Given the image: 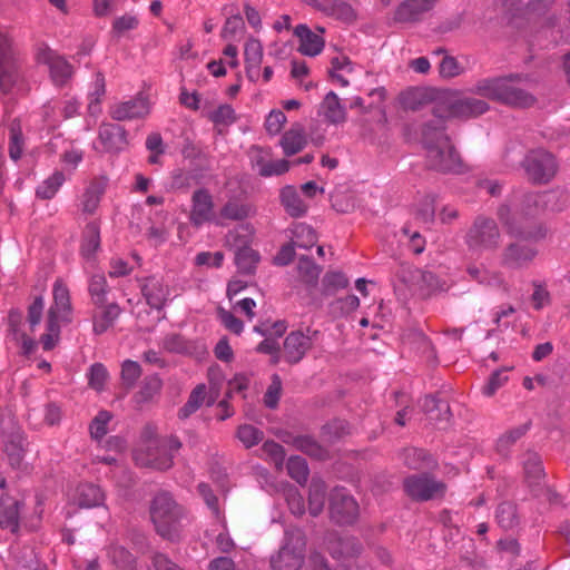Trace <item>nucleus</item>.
<instances>
[{"label":"nucleus","mask_w":570,"mask_h":570,"mask_svg":"<svg viewBox=\"0 0 570 570\" xmlns=\"http://www.w3.org/2000/svg\"><path fill=\"white\" fill-rule=\"evenodd\" d=\"M552 198L554 194L551 191L529 194L519 206L511 208L502 205L498 209V216L507 233L517 238L501 252L500 263L503 267L523 269L534 262L539 255L535 243L546 238L548 229L542 224H532L531 220L546 209H551Z\"/></svg>","instance_id":"1"},{"label":"nucleus","mask_w":570,"mask_h":570,"mask_svg":"<svg viewBox=\"0 0 570 570\" xmlns=\"http://www.w3.org/2000/svg\"><path fill=\"white\" fill-rule=\"evenodd\" d=\"M422 144L432 169L453 174L465 171V165L444 132L442 120L438 119L435 125L426 124L423 127Z\"/></svg>","instance_id":"2"},{"label":"nucleus","mask_w":570,"mask_h":570,"mask_svg":"<svg viewBox=\"0 0 570 570\" xmlns=\"http://www.w3.org/2000/svg\"><path fill=\"white\" fill-rule=\"evenodd\" d=\"M53 302L50 305L46 321V333L40 336V344L45 351H51L60 341L61 324L71 322L72 306L70 293L61 279H57L52 287Z\"/></svg>","instance_id":"3"},{"label":"nucleus","mask_w":570,"mask_h":570,"mask_svg":"<svg viewBox=\"0 0 570 570\" xmlns=\"http://www.w3.org/2000/svg\"><path fill=\"white\" fill-rule=\"evenodd\" d=\"M520 79V76L485 78L479 80L470 91L501 104L527 107L532 105L533 97L515 85Z\"/></svg>","instance_id":"4"},{"label":"nucleus","mask_w":570,"mask_h":570,"mask_svg":"<svg viewBox=\"0 0 570 570\" xmlns=\"http://www.w3.org/2000/svg\"><path fill=\"white\" fill-rule=\"evenodd\" d=\"M489 110L487 101L464 96L458 91L441 92L435 102L434 111L438 119L448 117L470 118Z\"/></svg>","instance_id":"5"},{"label":"nucleus","mask_w":570,"mask_h":570,"mask_svg":"<svg viewBox=\"0 0 570 570\" xmlns=\"http://www.w3.org/2000/svg\"><path fill=\"white\" fill-rule=\"evenodd\" d=\"M150 515L157 532L163 538L168 540L178 538L183 512L169 493L161 492L154 498Z\"/></svg>","instance_id":"6"},{"label":"nucleus","mask_w":570,"mask_h":570,"mask_svg":"<svg viewBox=\"0 0 570 570\" xmlns=\"http://www.w3.org/2000/svg\"><path fill=\"white\" fill-rule=\"evenodd\" d=\"M306 540L297 528L285 531L283 543L271 558L273 570H301L305 562Z\"/></svg>","instance_id":"7"},{"label":"nucleus","mask_w":570,"mask_h":570,"mask_svg":"<svg viewBox=\"0 0 570 570\" xmlns=\"http://www.w3.org/2000/svg\"><path fill=\"white\" fill-rule=\"evenodd\" d=\"M465 244L472 253L495 252L501 244V233L497 222L478 216L465 235Z\"/></svg>","instance_id":"8"},{"label":"nucleus","mask_w":570,"mask_h":570,"mask_svg":"<svg viewBox=\"0 0 570 570\" xmlns=\"http://www.w3.org/2000/svg\"><path fill=\"white\" fill-rule=\"evenodd\" d=\"M181 448V442L176 436L164 439L157 451L150 453L136 452V463L141 466H149L156 470H167L173 465L174 454Z\"/></svg>","instance_id":"9"},{"label":"nucleus","mask_w":570,"mask_h":570,"mask_svg":"<svg viewBox=\"0 0 570 570\" xmlns=\"http://www.w3.org/2000/svg\"><path fill=\"white\" fill-rule=\"evenodd\" d=\"M528 178L533 183H548L557 171L554 157L542 149L530 151L523 160Z\"/></svg>","instance_id":"10"},{"label":"nucleus","mask_w":570,"mask_h":570,"mask_svg":"<svg viewBox=\"0 0 570 570\" xmlns=\"http://www.w3.org/2000/svg\"><path fill=\"white\" fill-rule=\"evenodd\" d=\"M409 497L417 501H429L443 497L445 484L428 474L411 475L404 481Z\"/></svg>","instance_id":"11"},{"label":"nucleus","mask_w":570,"mask_h":570,"mask_svg":"<svg viewBox=\"0 0 570 570\" xmlns=\"http://www.w3.org/2000/svg\"><path fill=\"white\" fill-rule=\"evenodd\" d=\"M3 452L12 466H19L24 453V438L18 424L11 419L1 420Z\"/></svg>","instance_id":"12"},{"label":"nucleus","mask_w":570,"mask_h":570,"mask_svg":"<svg viewBox=\"0 0 570 570\" xmlns=\"http://www.w3.org/2000/svg\"><path fill=\"white\" fill-rule=\"evenodd\" d=\"M320 332L307 327L294 331L284 341V356L289 363H298L318 340Z\"/></svg>","instance_id":"13"},{"label":"nucleus","mask_w":570,"mask_h":570,"mask_svg":"<svg viewBox=\"0 0 570 570\" xmlns=\"http://www.w3.org/2000/svg\"><path fill=\"white\" fill-rule=\"evenodd\" d=\"M330 514L336 523H352L358 515L357 502L345 489L336 488L330 498Z\"/></svg>","instance_id":"14"},{"label":"nucleus","mask_w":570,"mask_h":570,"mask_svg":"<svg viewBox=\"0 0 570 570\" xmlns=\"http://www.w3.org/2000/svg\"><path fill=\"white\" fill-rule=\"evenodd\" d=\"M189 220L196 227L210 222L223 225V222L215 215L214 200L207 189L200 188L194 191Z\"/></svg>","instance_id":"15"},{"label":"nucleus","mask_w":570,"mask_h":570,"mask_svg":"<svg viewBox=\"0 0 570 570\" xmlns=\"http://www.w3.org/2000/svg\"><path fill=\"white\" fill-rule=\"evenodd\" d=\"M109 178L106 175L92 177L79 196V208L83 214L94 215L108 188Z\"/></svg>","instance_id":"16"},{"label":"nucleus","mask_w":570,"mask_h":570,"mask_svg":"<svg viewBox=\"0 0 570 570\" xmlns=\"http://www.w3.org/2000/svg\"><path fill=\"white\" fill-rule=\"evenodd\" d=\"M37 59L48 66L50 77L57 86H63L73 73L72 66L49 48L39 49Z\"/></svg>","instance_id":"17"},{"label":"nucleus","mask_w":570,"mask_h":570,"mask_svg":"<svg viewBox=\"0 0 570 570\" xmlns=\"http://www.w3.org/2000/svg\"><path fill=\"white\" fill-rule=\"evenodd\" d=\"M109 114L117 121L145 118L150 114V102L147 97L138 95L129 100L112 105Z\"/></svg>","instance_id":"18"},{"label":"nucleus","mask_w":570,"mask_h":570,"mask_svg":"<svg viewBox=\"0 0 570 570\" xmlns=\"http://www.w3.org/2000/svg\"><path fill=\"white\" fill-rule=\"evenodd\" d=\"M6 479L0 476V529L19 531L20 501L6 493Z\"/></svg>","instance_id":"19"},{"label":"nucleus","mask_w":570,"mask_h":570,"mask_svg":"<svg viewBox=\"0 0 570 570\" xmlns=\"http://www.w3.org/2000/svg\"><path fill=\"white\" fill-rule=\"evenodd\" d=\"M141 293L147 304L161 309L171 298V289L161 276H150L141 281Z\"/></svg>","instance_id":"20"},{"label":"nucleus","mask_w":570,"mask_h":570,"mask_svg":"<svg viewBox=\"0 0 570 570\" xmlns=\"http://www.w3.org/2000/svg\"><path fill=\"white\" fill-rule=\"evenodd\" d=\"M402 279L410 291L422 296L429 295L439 287V282L434 274L416 267L403 269Z\"/></svg>","instance_id":"21"},{"label":"nucleus","mask_w":570,"mask_h":570,"mask_svg":"<svg viewBox=\"0 0 570 570\" xmlns=\"http://www.w3.org/2000/svg\"><path fill=\"white\" fill-rule=\"evenodd\" d=\"M8 321L12 340L20 345L21 354L26 356L31 355L37 348V342L23 331L26 324L23 323L22 313L20 311H11Z\"/></svg>","instance_id":"22"},{"label":"nucleus","mask_w":570,"mask_h":570,"mask_svg":"<svg viewBox=\"0 0 570 570\" xmlns=\"http://www.w3.org/2000/svg\"><path fill=\"white\" fill-rule=\"evenodd\" d=\"M98 139L104 150L108 153H118L127 145L125 129L115 124H102L99 127Z\"/></svg>","instance_id":"23"},{"label":"nucleus","mask_w":570,"mask_h":570,"mask_svg":"<svg viewBox=\"0 0 570 570\" xmlns=\"http://www.w3.org/2000/svg\"><path fill=\"white\" fill-rule=\"evenodd\" d=\"M294 35L299 40L298 51L303 56L316 57L325 46V40L318 33L312 31L306 24H298L294 29Z\"/></svg>","instance_id":"24"},{"label":"nucleus","mask_w":570,"mask_h":570,"mask_svg":"<svg viewBox=\"0 0 570 570\" xmlns=\"http://www.w3.org/2000/svg\"><path fill=\"white\" fill-rule=\"evenodd\" d=\"M320 115L332 125H341L347 118L346 107L334 91L324 97L320 105Z\"/></svg>","instance_id":"25"},{"label":"nucleus","mask_w":570,"mask_h":570,"mask_svg":"<svg viewBox=\"0 0 570 570\" xmlns=\"http://www.w3.org/2000/svg\"><path fill=\"white\" fill-rule=\"evenodd\" d=\"M244 56L248 79L257 81L261 76V65L263 61L262 42L258 39L249 38L245 43Z\"/></svg>","instance_id":"26"},{"label":"nucleus","mask_w":570,"mask_h":570,"mask_svg":"<svg viewBox=\"0 0 570 570\" xmlns=\"http://www.w3.org/2000/svg\"><path fill=\"white\" fill-rule=\"evenodd\" d=\"M307 4L315 9L324 12L327 16L336 17L345 21L353 20L355 18L354 10L350 4L341 0H303Z\"/></svg>","instance_id":"27"},{"label":"nucleus","mask_w":570,"mask_h":570,"mask_svg":"<svg viewBox=\"0 0 570 570\" xmlns=\"http://www.w3.org/2000/svg\"><path fill=\"white\" fill-rule=\"evenodd\" d=\"M0 90L3 94H14L22 90V80L18 69L17 60L0 65Z\"/></svg>","instance_id":"28"},{"label":"nucleus","mask_w":570,"mask_h":570,"mask_svg":"<svg viewBox=\"0 0 570 570\" xmlns=\"http://www.w3.org/2000/svg\"><path fill=\"white\" fill-rule=\"evenodd\" d=\"M328 550L333 558L346 560L356 557L362 547L354 538H337L330 541Z\"/></svg>","instance_id":"29"},{"label":"nucleus","mask_w":570,"mask_h":570,"mask_svg":"<svg viewBox=\"0 0 570 570\" xmlns=\"http://www.w3.org/2000/svg\"><path fill=\"white\" fill-rule=\"evenodd\" d=\"M77 502L80 508H95L105 502L102 490L95 484H81L77 488Z\"/></svg>","instance_id":"30"},{"label":"nucleus","mask_w":570,"mask_h":570,"mask_svg":"<svg viewBox=\"0 0 570 570\" xmlns=\"http://www.w3.org/2000/svg\"><path fill=\"white\" fill-rule=\"evenodd\" d=\"M66 180V174L62 170L56 169L48 178L38 185L36 196L40 199L53 198Z\"/></svg>","instance_id":"31"},{"label":"nucleus","mask_w":570,"mask_h":570,"mask_svg":"<svg viewBox=\"0 0 570 570\" xmlns=\"http://www.w3.org/2000/svg\"><path fill=\"white\" fill-rule=\"evenodd\" d=\"M306 145V138L304 135V130L301 126H294L288 131H286L282 139L281 146L287 156L295 155L299 153L304 146Z\"/></svg>","instance_id":"32"},{"label":"nucleus","mask_w":570,"mask_h":570,"mask_svg":"<svg viewBox=\"0 0 570 570\" xmlns=\"http://www.w3.org/2000/svg\"><path fill=\"white\" fill-rule=\"evenodd\" d=\"M106 94L105 77L102 73L97 72L90 85L88 92V111L91 116H98L101 111L100 102Z\"/></svg>","instance_id":"33"},{"label":"nucleus","mask_w":570,"mask_h":570,"mask_svg":"<svg viewBox=\"0 0 570 570\" xmlns=\"http://www.w3.org/2000/svg\"><path fill=\"white\" fill-rule=\"evenodd\" d=\"M281 200L282 205L285 207V210L292 217H301L306 213L307 206L301 199L296 189L292 186H286L282 189Z\"/></svg>","instance_id":"34"},{"label":"nucleus","mask_w":570,"mask_h":570,"mask_svg":"<svg viewBox=\"0 0 570 570\" xmlns=\"http://www.w3.org/2000/svg\"><path fill=\"white\" fill-rule=\"evenodd\" d=\"M100 247V228L97 223H89L83 232L81 243V255L90 259L95 256Z\"/></svg>","instance_id":"35"},{"label":"nucleus","mask_w":570,"mask_h":570,"mask_svg":"<svg viewBox=\"0 0 570 570\" xmlns=\"http://www.w3.org/2000/svg\"><path fill=\"white\" fill-rule=\"evenodd\" d=\"M254 213V208L249 204L239 203L237 200L227 202L220 209L217 218L242 220L249 217Z\"/></svg>","instance_id":"36"},{"label":"nucleus","mask_w":570,"mask_h":570,"mask_svg":"<svg viewBox=\"0 0 570 570\" xmlns=\"http://www.w3.org/2000/svg\"><path fill=\"white\" fill-rule=\"evenodd\" d=\"M326 485L320 479H313L309 484L308 510L314 517L318 515L324 508Z\"/></svg>","instance_id":"37"},{"label":"nucleus","mask_w":570,"mask_h":570,"mask_svg":"<svg viewBox=\"0 0 570 570\" xmlns=\"http://www.w3.org/2000/svg\"><path fill=\"white\" fill-rule=\"evenodd\" d=\"M293 245L298 248L308 249L317 242L315 230L304 223L295 224L292 228Z\"/></svg>","instance_id":"38"},{"label":"nucleus","mask_w":570,"mask_h":570,"mask_svg":"<svg viewBox=\"0 0 570 570\" xmlns=\"http://www.w3.org/2000/svg\"><path fill=\"white\" fill-rule=\"evenodd\" d=\"M120 307L112 303L105 307V309L94 317V332L96 334L105 333L120 315Z\"/></svg>","instance_id":"39"},{"label":"nucleus","mask_w":570,"mask_h":570,"mask_svg":"<svg viewBox=\"0 0 570 570\" xmlns=\"http://www.w3.org/2000/svg\"><path fill=\"white\" fill-rule=\"evenodd\" d=\"M258 262V253L250 247L244 246L236 252L235 263L242 273H253Z\"/></svg>","instance_id":"40"},{"label":"nucleus","mask_w":570,"mask_h":570,"mask_svg":"<svg viewBox=\"0 0 570 570\" xmlns=\"http://www.w3.org/2000/svg\"><path fill=\"white\" fill-rule=\"evenodd\" d=\"M206 400V385H197L190 393L187 403L179 410V417L186 419L196 412Z\"/></svg>","instance_id":"41"},{"label":"nucleus","mask_w":570,"mask_h":570,"mask_svg":"<svg viewBox=\"0 0 570 570\" xmlns=\"http://www.w3.org/2000/svg\"><path fill=\"white\" fill-rule=\"evenodd\" d=\"M497 520L501 528L513 529L518 524L517 508L510 502H503L498 507Z\"/></svg>","instance_id":"42"},{"label":"nucleus","mask_w":570,"mask_h":570,"mask_svg":"<svg viewBox=\"0 0 570 570\" xmlns=\"http://www.w3.org/2000/svg\"><path fill=\"white\" fill-rule=\"evenodd\" d=\"M85 157V151L79 148L71 147L65 150L60 156V161L62 164V171L66 176H71L72 173L78 168V166L82 163Z\"/></svg>","instance_id":"43"},{"label":"nucleus","mask_w":570,"mask_h":570,"mask_svg":"<svg viewBox=\"0 0 570 570\" xmlns=\"http://www.w3.org/2000/svg\"><path fill=\"white\" fill-rule=\"evenodd\" d=\"M89 293L96 305H102L106 301L108 285L105 275L95 274L89 279Z\"/></svg>","instance_id":"44"},{"label":"nucleus","mask_w":570,"mask_h":570,"mask_svg":"<svg viewBox=\"0 0 570 570\" xmlns=\"http://www.w3.org/2000/svg\"><path fill=\"white\" fill-rule=\"evenodd\" d=\"M237 438L246 449H249L263 441L264 433L250 424H244L238 428Z\"/></svg>","instance_id":"45"},{"label":"nucleus","mask_w":570,"mask_h":570,"mask_svg":"<svg viewBox=\"0 0 570 570\" xmlns=\"http://www.w3.org/2000/svg\"><path fill=\"white\" fill-rule=\"evenodd\" d=\"M262 452L264 458L269 460L277 470L283 468L285 451L281 444L274 441H266L262 446Z\"/></svg>","instance_id":"46"},{"label":"nucleus","mask_w":570,"mask_h":570,"mask_svg":"<svg viewBox=\"0 0 570 570\" xmlns=\"http://www.w3.org/2000/svg\"><path fill=\"white\" fill-rule=\"evenodd\" d=\"M287 471L292 479L298 483H305L308 478V468L302 456H291L287 461Z\"/></svg>","instance_id":"47"},{"label":"nucleus","mask_w":570,"mask_h":570,"mask_svg":"<svg viewBox=\"0 0 570 570\" xmlns=\"http://www.w3.org/2000/svg\"><path fill=\"white\" fill-rule=\"evenodd\" d=\"M297 269L301 278L307 284H315L321 273L320 267L308 257L299 258Z\"/></svg>","instance_id":"48"},{"label":"nucleus","mask_w":570,"mask_h":570,"mask_svg":"<svg viewBox=\"0 0 570 570\" xmlns=\"http://www.w3.org/2000/svg\"><path fill=\"white\" fill-rule=\"evenodd\" d=\"M45 309V299L42 296H37L33 302L28 307V327L30 332H35L36 328L40 325L42 320V314Z\"/></svg>","instance_id":"49"},{"label":"nucleus","mask_w":570,"mask_h":570,"mask_svg":"<svg viewBox=\"0 0 570 570\" xmlns=\"http://www.w3.org/2000/svg\"><path fill=\"white\" fill-rule=\"evenodd\" d=\"M209 119L216 125L229 126L236 121V114L230 105L224 104L209 114Z\"/></svg>","instance_id":"50"},{"label":"nucleus","mask_w":570,"mask_h":570,"mask_svg":"<svg viewBox=\"0 0 570 570\" xmlns=\"http://www.w3.org/2000/svg\"><path fill=\"white\" fill-rule=\"evenodd\" d=\"M140 375H141V368L137 362L131 361V360H126L122 363L121 380L126 386H128V387L134 386V384L140 377Z\"/></svg>","instance_id":"51"},{"label":"nucleus","mask_w":570,"mask_h":570,"mask_svg":"<svg viewBox=\"0 0 570 570\" xmlns=\"http://www.w3.org/2000/svg\"><path fill=\"white\" fill-rule=\"evenodd\" d=\"M88 377L89 385L97 391H101L108 379L107 368L101 363H95L90 366Z\"/></svg>","instance_id":"52"},{"label":"nucleus","mask_w":570,"mask_h":570,"mask_svg":"<svg viewBox=\"0 0 570 570\" xmlns=\"http://www.w3.org/2000/svg\"><path fill=\"white\" fill-rule=\"evenodd\" d=\"M245 28L244 20L239 14L229 17L222 30V37L225 40H234Z\"/></svg>","instance_id":"53"},{"label":"nucleus","mask_w":570,"mask_h":570,"mask_svg":"<svg viewBox=\"0 0 570 570\" xmlns=\"http://www.w3.org/2000/svg\"><path fill=\"white\" fill-rule=\"evenodd\" d=\"M110 419L111 414L107 411L97 414L90 424V434L94 439L99 440L107 434V425Z\"/></svg>","instance_id":"54"},{"label":"nucleus","mask_w":570,"mask_h":570,"mask_svg":"<svg viewBox=\"0 0 570 570\" xmlns=\"http://www.w3.org/2000/svg\"><path fill=\"white\" fill-rule=\"evenodd\" d=\"M248 156L252 166L262 176V167H265L268 159L272 157L271 150L259 146H254L249 149Z\"/></svg>","instance_id":"55"},{"label":"nucleus","mask_w":570,"mask_h":570,"mask_svg":"<svg viewBox=\"0 0 570 570\" xmlns=\"http://www.w3.org/2000/svg\"><path fill=\"white\" fill-rule=\"evenodd\" d=\"M282 392V381L278 375H273L272 382L264 395V403L267 407L274 409L277 406Z\"/></svg>","instance_id":"56"},{"label":"nucleus","mask_w":570,"mask_h":570,"mask_svg":"<svg viewBox=\"0 0 570 570\" xmlns=\"http://www.w3.org/2000/svg\"><path fill=\"white\" fill-rule=\"evenodd\" d=\"M530 423H524L522 425H519L508 432H505L503 435L500 436L498 440V448L500 450H504L511 444H513L515 441H518L521 436H523L527 431L529 430Z\"/></svg>","instance_id":"57"},{"label":"nucleus","mask_w":570,"mask_h":570,"mask_svg":"<svg viewBox=\"0 0 570 570\" xmlns=\"http://www.w3.org/2000/svg\"><path fill=\"white\" fill-rule=\"evenodd\" d=\"M286 116L282 110H272L265 120V128L269 135H277L282 131Z\"/></svg>","instance_id":"58"},{"label":"nucleus","mask_w":570,"mask_h":570,"mask_svg":"<svg viewBox=\"0 0 570 570\" xmlns=\"http://www.w3.org/2000/svg\"><path fill=\"white\" fill-rule=\"evenodd\" d=\"M285 499L293 514L302 515L305 512L304 499L296 488H288L285 492Z\"/></svg>","instance_id":"59"},{"label":"nucleus","mask_w":570,"mask_h":570,"mask_svg":"<svg viewBox=\"0 0 570 570\" xmlns=\"http://www.w3.org/2000/svg\"><path fill=\"white\" fill-rule=\"evenodd\" d=\"M218 318L222 324L232 333L239 335L244 330V324L232 312L224 308L218 309Z\"/></svg>","instance_id":"60"},{"label":"nucleus","mask_w":570,"mask_h":570,"mask_svg":"<svg viewBox=\"0 0 570 570\" xmlns=\"http://www.w3.org/2000/svg\"><path fill=\"white\" fill-rule=\"evenodd\" d=\"M9 155L14 161L20 159L22 155V135L20 128L16 125L10 128Z\"/></svg>","instance_id":"61"},{"label":"nucleus","mask_w":570,"mask_h":570,"mask_svg":"<svg viewBox=\"0 0 570 570\" xmlns=\"http://www.w3.org/2000/svg\"><path fill=\"white\" fill-rule=\"evenodd\" d=\"M524 472L528 478L538 480L543 474V468L540 458L535 453H529L523 462Z\"/></svg>","instance_id":"62"},{"label":"nucleus","mask_w":570,"mask_h":570,"mask_svg":"<svg viewBox=\"0 0 570 570\" xmlns=\"http://www.w3.org/2000/svg\"><path fill=\"white\" fill-rule=\"evenodd\" d=\"M421 13L411 4L410 0L402 2L394 13V19L399 22H411L419 18Z\"/></svg>","instance_id":"63"},{"label":"nucleus","mask_w":570,"mask_h":570,"mask_svg":"<svg viewBox=\"0 0 570 570\" xmlns=\"http://www.w3.org/2000/svg\"><path fill=\"white\" fill-rule=\"evenodd\" d=\"M348 279L342 272H328L323 278V285L326 291H337L346 287Z\"/></svg>","instance_id":"64"}]
</instances>
